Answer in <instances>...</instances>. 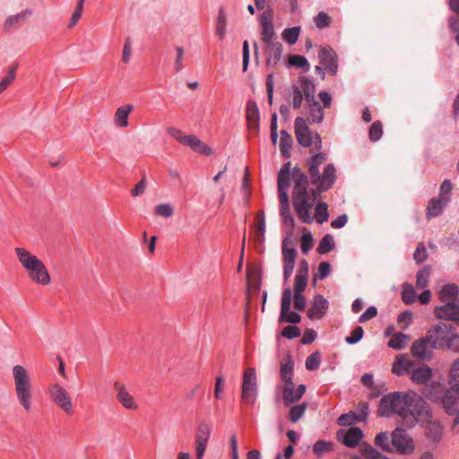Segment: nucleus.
Segmentation results:
<instances>
[{
	"label": "nucleus",
	"instance_id": "1",
	"mask_svg": "<svg viewBox=\"0 0 459 459\" xmlns=\"http://www.w3.org/2000/svg\"><path fill=\"white\" fill-rule=\"evenodd\" d=\"M326 161V154L323 152L313 155L307 161V169L311 184L316 189H308L307 177L295 168L292 171L294 188L292 204L299 220L304 223H311L313 217L310 210L313 207L317 193L328 190L336 179V170L333 164H327L320 173L319 167Z\"/></svg>",
	"mask_w": 459,
	"mask_h": 459
},
{
	"label": "nucleus",
	"instance_id": "2",
	"mask_svg": "<svg viewBox=\"0 0 459 459\" xmlns=\"http://www.w3.org/2000/svg\"><path fill=\"white\" fill-rule=\"evenodd\" d=\"M316 86L307 77L299 78L296 84L289 90V102L293 108H301L303 100L306 101L307 118L298 117L294 121V131L298 143L304 147H313L319 151L322 148V139L316 132H313L307 126L323 122L325 112L323 107L315 99Z\"/></svg>",
	"mask_w": 459,
	"mask_h": 459
},
{
	"label": "nucleus",
	"instance_id": "3",
	"mask_svg": "<svg viewBox=\"0 0 459 459\" xmlns=\"http://www.w3.org/2000/svg\"><path fill=\"white\" fill-rule=\"evenodd\" d=\"M396 414L411 422L417 415L420 420L428 416V404L416 393L394 392L384 395L380 400L379 415L391 417Z\"/></svg>",
	"mask_w": 459,
	"mask_h": 459
},
{
	"label": "nucleus",
	"instance_id": "4",
	"mask_svg": "<svg viewBox=\"0 0 459 459\" xmlns=\"http://www.w3.org/2000/svg\"><path fill=\"white\" fill-rule=\"evenodd\" d=\"M14 251L19 262L26 270L29 278L32 281L42 285H48L50 283V274L41 260L25 248L16 247Z\"/></svg>",
	"mask_w": 459,
	"mask_h": 459
},
{
	"label": "nucleus",
	"instance_id": "5",
	"mask_svg": "<svg viewBox=\"0 0 459 459\" xmlns=\"http://www.w3.org/2000/svg\"><path fill=\"white\" fill-rule=\"evenodd\" d=\"M414 361L408 355L400 354L394 359L392 371L397 376H403L405 373L411 372L412 382L419 385H426L432 377V369L427 365H422L417 368H414Z\"/></svg>",
	"mask_w": 459,
	"mask_h": 459
},
{
	"label": "nucleus",
	"instance_id": "6",
	"mask_svg": "<svg viewBox=\"0 0 459 459\" xmlns=\"http://www.w3.org/2000/svg\"><path fill=\"white\" fill-rule=\"evenodd\" d=\"M15 393L19 403L29 412L31 410L32 385L28 370L21 365L13 368Z\"/></svg>",
	"mask_w": 459,
	"mask_h": 459
},
{
	"label": "nucleus",
	"instance_id": "7",
	"mask_svg": "<svg viewBox=\"0 0 459 459\" xmlns=\"http://www.w3.org/2000/svg\"><path fill=\"white\" fill-rule=\"evenodd\" d=\"M455 329L450 323L440 322L432 325L427 332L430 345L437 350L450 349Z\"/></svg>",
	"mask_w": 459,
	"mask_h": 459
},
{
	"label": "nucleus",
	"instance_id": "8",
	"mask_svg": "<svg viewBox=\"0 0 459 459\" xmlns=\"http://www.w3.org/2000/svg\"><path fill=\"white\" fill-rule=\"evenodd\" d=\"M293 370V362L290 359H288L286 362L281 363V377L282 381L285 382L283 385V402L284 404L289 406L290 404L298 402L306 391L305 385H299L296 388L295 397L292 398V386H294V383L291 379V374Z\"/></svg>",
	"mask_w": 459,
	"mask_h": 459
},
{
	"label": "nucleus",
	"instance_id": "9",
	"mask_svg": "<svg viewBox=\"0 0 459 459\" xmlns=\"http://www.w3.org/2000/svg\"><path fill=\"white\" fill-rule=\"evenodd\" d=\"M48 394L53 403L67 415L74 412V403L69 392L57 383L49 385Z\"/></svg>",
	"mask_w": 459,
	"mask_h": 459
},
{
	"label": "nucleus",
	"instance_id": "10",
	"mask_svg": "<svg viewBox=\"0 0 459 459\" xmlns=\"http://www.w3.org/2000/svg\"><path fill=\"white\" fill-rule=\"evenodd\" d=\"M257 396V377L255 368H248L243 375L241 400L247 404H254Z\"/></svg>",
	"mask_w": 459,
	"mask_h": 459
},
{
	"label": "nucleus",
	"instance_id": "11",
	"mask_svg": "<svg viewBox=\"0 0 459 459\" xmlns=\"http://www.w3.org/2000/svg\"><path fill=\"white\" fill-rule=\"evenodd\" d=\"M420 415L411 420V425H413L414 421L420 423V425L425 427V434L429 439H430L433 443L437 444L440 442L444 427L438 420H434L432 414L430 412L429 408L428 407V416L424 420L420 419Z\"/></svg>",
	"mask_w": 459,
	"mask_h": 459
},
{
	"label": "nucleus",
	"instance_id": "12",
	"mask_svg": "<svg viewBox=\"0 0 459 459\" xmlns=\"http://www.w3.org/2000/svg\"><path fill=\"white\" fill-rule=\"evenodd\" d=\"M394 452L402 455H411L414 452L415 445L412 437L403 429H395L392 434Z\"/></svg>",
	"mask_w": 459,
	"mask_h": 459
},
{
	"label": "nucleus",
	"instance_id": "13",
	"mask_svg": "<svg viewBox=\"0 0 459 459\" xmlns=\"http://www.w3.org/2000/svg\"><path fill=\"white\" fill-rule=\"evenodd\" d=\"M282 255H283V277L288 281L290 277L297 256V250L292 247L289 238L282 240Z\"/></svg>",
	"mask_w": 459,
	"mask_h": 459
},
{
	"label": "nucleus",
	"instance_id": "14",
	"mask_svg": "<svg viewBox=\"0 0 459 459\" xmlns=\"http://www.w3.org/2000/svg\"><path fill=\"white\" fill-rule=\"evenodd\" d=\"M363 437V431L359 427H351L348 429H339L336 433L338 441L342 442L349 448L358 446Z\"/></svg>",
	"mask_w": 459,
	"mask_h": 459
},
{
	"label": "nucleus",
	"instance_id": "15",
	"mask_svg": "<svg viewBox=\"0 0 459 459\" xmlns=\"http://www.w3.org/2000/svg\"><path fill=\"white\" fill-rule=\"evenodd\" d=\"M211 436V427L205 421L198 424L195 433V452L196 458L203 459L205 449Z\"/></svg>",
	"mask_w": 459,
	"mask_h": 459
},
{
	"label": "nucleus",
	"instance_id": "16",
	"mask_svg": "<svg viewBox=\"0 0 459 459\" xmlns=\"http://www.w3.org/2000/svg\"><path fill=\"white\" fill-rule=\"evenodd\" d=\"M443 406L448 414L459 413V385H450L443 397Z\"/></svg>",
	"mask_w": 459,
	"mask_h": 459
},
{
	"label": "nucleus",
	"instance_id": "17",
	"mask_svg": "<svg viewBox=\"0 0 459 459\" xmlns=\"http://www.w3.org/2000/svg\"><path fill=\"white\" fill-rule=\"evenodd\" d=\"M114 387L117 390V400L124 408L127 410H136L138 408L137 403L135 402L134 398L126 390L124 385L116 381L114 383Z\"/></svg>",
	"mask_w": 459,
	"mask_h": 459
},
{
	"label": "nucleus",
	"instance_id": "18",
	"mask_svg": "<svg viewBox=\"0 0 459 459\" xmlns=\"http://www.w3.org/2000/svg\"><path fill=\"white\" fill-rule=\"evenodd\" d=\"M246 118L248 124V130L251 134H257L259 131V109L254 100H248L246 108Z\"/></svg>",
	"mask_w": 459,
	"mask_h": 459
},
{
	"label": "nucleus",
	"instance_id": "19",
	"mask_svg": "<svg viewBox=\"0 0 459 459\" xmlns=\"http://www.w3.org/2000/svg\"><path fill=\"white\" fill-rule=\"evenodd\" d=\"M434 314L439 319L456 322L459 319L458 303H443L442 306L435 307Z\"/></svg>",
	"mask_w": 459,
	"mask_h": 459
},
{
	"label": "nucleus",
	"instance_id": "20",
	"mask_svg": "<svg viewBox=\"0 0 459 459\" xmlns=\"http://www.w3.org/2000/svg\"><path fill=\"white\" fill-rule=\"evenodd\" d=\"M328 309V301L322 296H315L311 307L307 310V316L309 319L322 318Z\"/></svg>",
	"mask_w": 459,
	"mask_h": 459
},
{
	"label": "nucleus",
	"instance_id": "21",
	"mask_svg": "<svg viewBox=\"0 0 459 459\" xmlns=\"http://www.w3.org/2000/svg\"><path fill=\"white\" fill-rule=\"evenodd\" d=\"M429 343H430V339L428 338V334L416 340L411 347V355L420 359H430L431 351L429 348Z\"/></svg>",
	"mask_w": 459,
	"mask_h": 459
},
{
	"label": "nucleus",
	"instance_id": "22",
	"mask_svg": "<svg viewBox=\"0 0 459 459\" xmlns=\"http://www.w3.org/2000/svg\"><path fill=\"white\" fill-rule=\"evenodd\" d=\"M283 46L281 42L276 41L270 44H266L265 55H266V65L267 66H276L281 58Z\"/></svg>",
	"mask_w": 459,
	"mask_h": 459
},
{
	"label": "nucleus",
	"instance_id": "23",
	"mask_svg": "<svg viewBox=\"0 0 459 459\" xmlns=\"http://www.w3.org/2000/svg\"><path fill=\"white\" fill-rule=\"evenodd\" d=\"M319 59L323 65L332 74L337 73L338 65L336 62V55L332 48H322L319 52Z\"/></svg>",
	"mask_w": 459,
	"mask_h": 459
},
{
	"label": "nucleus",
	"instance_id": "24",
	"mask_svg": "<svg viewBox=\"0 0 459 459\" xmlns=\"http://www.w3.org/2000/svg\"><path fill=\"white\" fill-rule=\"evenodd\" d=\"M185 145L189 146L195 152L206 156L212 154V149L202 142L197 136L193 134H189L187 136V141Z\"/></svg>",
	"mask_w": 459,
	"mask_h": 459
},
{
	"label": "nucleus",
	"instance_id": "25",
	"mask_svg": "<svg viewBox=\"0 0 459 459\" xmlns=\"http://www.w3.org/2000/svg\"><path fill=\"white\" fill-rule=\"evenodd\" d=\"M448 202L449 199L446 196H439L438 198L431 199L427 207V215L429 217H436L439 215Z\"/></svg>",
	"mask_w": 459,
	"mask_h": 459
},
{
	"label": "nucleus",
	"instance_id": "26",
	"mask_svg": "<svg viewBox=\"0 0 459 459\" xmlns=\"http://www.w3.org/2000/svg\"><path fill=\"white\" fill-rule=\"evenodd\" d=\"M134 107L131 104H126L119 107L114 116V123L118 127L128 126V116L132 112Z\"/></svg>",
	"mask_w": 459,
	"mask_h": 459
},
{
	"label": "nucleus",
	"instance_id": "27",
	"mask_svg": "<svg viewBox=\"0 0 459 459\" xmlns=\"http://www.w3.org/2000/svg\"><path fill=\"white\" fill-rule=\"evenodd\" d=\"M439 298L442 303H458V288L455 284L445 286L439 292Z\"/></svg>",
	"mask_w": 459,
	"mask_h": 459
},
{
	"label": "nucleus",
	"instance_id": "28",
	"mask_svg": "<svg viewBox=\"0 0 459 459\" xmlns=\"http://www.w3.org/2000/svg\"><path fill=\"white\" fill-rule=\"evenodd\" d=\"M374 444L385 452H387V453L394 452L393 437H391V439H390L388 432H386V431L378 433L375 437Z\"/></svg>",
	"mask_w": 459,
	"mask_h": 459
},
{
	"label": "nucleus",
	"instance_id": "29",
	"mask_svg": "<svg viewBox=\"0 0 459 459\" xmlns=\"http://www.w3.org/2000/svg\"><path fill=\"white\" fill-rule=\"evenodd\" d=\"M293 139L290 134L285 130L281 131L280 151L284 158L290 157V150L292 148Z\"/></svg>",
	"mask_w": 459,
	"mask_h": 459
},
{
	"label": "nucleus",
	"instance_id": "30",
	"mask_svg": "<svg viewBox=\"0 0 459 459\" xmlns=\"http://www.w3.org/2000/svg\"><path fill=\"white\" fill-rule=\"evenodd\" d=\"M30 14V13L28 11H24L20 13L7 17L4 24V29L5 30H9L19 24L24 23L27 21Z\"/></svg>",
	"mask_w": 459,
	"mask_h": 459
},
{
	"label": "nucleus",
	"instance_id": "31",
	"mask_svg": "<svg viewBox=\"0 0 459 459\" xmlns=\"http://www.w3.org/2000/svg\"><path fill=\"white\" fill-rule=\"evenodd\" d=\"M360 453L366 459H387L388 457L381 454L368 443L360 445Z\"/></svg>",
	"mask_w": 459,
	"mask_h": 459
},
{
	"label": "nucleus",
	"instance_id": "32",
	"mask_svg": "<svg viewBox=\"0 0 459 459\" xmlns=\"http://www.w3.org/2000/svg\"><path fill=\"white\" fill-rule=\"evenodd\" d=\"M410 338L403 333H394L388 342V346L394 350H402L406 347Z\"/></svg>",
	"mask_w": 459,
	"mask_h": 459
},
{
	"label": "nucleus",
	"instance_id": "33",
	"mask_svg": "<svg viewBox=\"0 0 459 459\" xmlns=\"http://www.w3.org/2000/svg\"><path fill=\"white\" fill-rule=\"evenodd\" d=\"M280 215L281 217V221H282L283 226L289 228L290 231L291 232L292 230L294 229L295 222H294V218L290 213V204L289 205H281Z\"/></svg>",
	"mask_w": 459,
	"mask_h": 459
},
{
	"label": "nucleus",
	"instance_id": "34",
	"mask_svg": "<svg viewBox=\"0 0 459 459\" xmlns=\"http://www.w3.org/2000/svg\"><path fill=\"white\" fill-rule=\"evenodd\" d=\"M227 27V17L223 8L219 10L217 22H216V33L220 39H223L226 34Z\"/></svg>",
	"mask_w": 459,
	"mask_h": 459
},
{
	"label": "nucleus",
	"instance_id": "35",
	"mask_svg": "<svg viewBox=\"0 0 459 459\" xmlns=\"http://www.w3.org/2000/svg\"><path fill=\"white\" fill-rule=\"evenodd\" d=\"M300 30L301 29L299 26L288 28L282 31L281 37L285 42L290 45H293L298 41Z\"/></svg>",
	"mask_w": 459,
	"mask_h": 459
},
{
	"label": "nucleus",
	"instance_id": "36",
	"mask_svg": "<svg viewBox=\"0 0 459 459\" xmlns=\"http://www.w3.org/2000/svg\"><path fill=\"white\" fill-rule=\"evenodd\" d=\"M334 240L330 234L325 235L319 242L316 251L319 254H326L334 248Z\"/></svg>",
	"mask_w": 459,
	"mask_h": 459
},
{
	"label": "nucleus",
	"instance_id": "37",
	"mask_svg": "<svg viewBox=\"0 0 459 459\" xmlns=\"http://www.w3.org/2000/svg\"><path fill=\"white\" fill-rule=\"evenodd\" d=\"M443 393V385L438 382H432L429 386H426L424 394L429 399H437Z\"/></svg>",
	"mask_w": 459,
	"mask_h": 459
},
{
	"label": "nucleus",
	"instance_id": "38",
	"mask_svg": "<svg viewBox=\"0 0 459 459\" xmlns=\"http://www.w3.org/2000/svg\"><path fill=\"white\" fill-rule=\"evenodd\" d=\"M403 301L407 304H412L416 299V293L412 285L409 283H404L403 285V292H402Z\"/></svg>",
	"mask_w": 459,
	"mask_h": 459
},
{
	"label": "nucleus",
	"instance_id": "39",
	"mask_svg": "<svg viewBox=\"0 0 459 459\" xmlns=\"http://www.w3.org/2000/svg\"><path fill=\"white\" fill-rule=\"evenodd\" d=\"M315 218L320 224L328 220L327 204L325 203H318L315 208Z\"/></svg>",
	"mask_w": 459,
	"mask_h": 459
},
{
	"label": "nucleus",
	"instance_id": "40",
	"mask_svg": "<svg viewBox=\"0 0 459 459\" xmlns=\"http://www.w3.org/2000/svg\"><path fill=\"white\" fill-rule=\"evenodd\" d=\"M307 409V403H303L295 406H292L290 411V420L292 422H297L299 420L305 413Z\"/></svg>",
	"mask_w": 459,
	"mask_h": 459
},
{
	"label": "nucleus",
	"instance_id": "41",
	"mask_svg": "<svg viewBox=\"0 0 459 459\" xmlns=\"http://www.w3.org/2000/svg\"><path fill=\"white\" fill-rule=\"evenodd\" d=\"M261 34H262V40L266 44H270V43L277 41V40H274L275 32H274L273 24H264V26H262Z\"/></svg>",
	"mask_w": 459,
	"mask_h": 459
},
{
	"label": "nucleus",
	"instance_id": "42",
	"mask_svg": "<svg viewBox=\"0 0 459 459\" xmlns=\"http://www.w3.org/2000/svg\"><path fill=\"white\" fill-rule=\"evenodd\" d=\"M292 292L290 288H287L282 292L281 297V312L282 316L289 312L290 309L291 300H292Z\"/></svg>",
	"mask_w": 459,
	"mask_h": 459
},
{
	"label": "nucleus",
	"instance_id": "43",
	"mask_svg": "<svg viewBox=\"0 0 459 459\" xmlns=\"http://www.w3.org/2000/svg\"><path fill=\"white\" fill-rule=\"evenodd\" d=\"M155 214L164 218H169L174 213V208L170 204H160L155 206Z\"/></svg>",
	"mask_w": 459,
	"mask_h": 459
},
{
	"label": "nucleus",
	"instance_id": "44",
	"mask_svg": "<svg viewBox=\"0 0 459 459\" xmlns=\"http://www.w3.org/2000/svg\"><path fill=\"white\" fill-rule=\"evenodd\" d=\"M321 363V354L316 351L309 355L306 359V368L307 370H316L319 368Z\"/></svg>",
	"mask_w": 459,
	"mask_h": 459
},
{
	"label": "nucleus",
	"instance_id": "45",
	"mask_svg": "<svg viewBox=\"0 0 459 459\" xmlns=\"http://www.w3.org/2000/svg\"><path fill=\"white\" fill-rule=\"evenodd\" d=\"M289 62L293 66L305 68V71H308L309 69L308 62L303 56L291 55L289 57Z\"/></svg>",
	"mask_w": 459,
	"mask_h": 459
},
{
	"label": "nucleus",
	"instance_id": "46",
	"mask_svg": "<svg viewBox=\"0 0 459 459\" xmlns=\"http://www.w3.org/2000/svg\"><path fill=\"white\" fill-rule=\"evenodd\" d=\"M449 384L459 385V358L454 360L449 369Z\"/></svg>",
	"mask_w": 459,
	"mask_h": 459
},
{
	"label": "nucleus",
	"instance_id": "47",
	"mask_svg": "<svg viewBox=\"0 0 459 459\" xmlns=\"http://www.w3.org/2000/svg\"><path fill=\"white\" fill-rule=\"evenodd\" d=\"M429 271L427 268L420 270L417 273L416 286L419 289H424L429 283Z\"/></svg>",
	"mask_w": 459,
	"mask_h": 459
},
{
	"label": "nucleus",
	"instance_id": "48",
	"mask_svg": "<svg viewBox=\"0 0 459 459\" xmlns=\"http://www.w3.org/2000/svg\"><path fill=\"white\" fill-rule=\"evenodd\" d=\"M333 443L325 442L323 440H318L315 443L313 446V451L319 456L323 455L325 453L332 450Z\"/></svg>",
	"mask_w": 459,
	"mask_h": 459
},
{
	"label": "nucleus",
	"instance_id": "49",
	"mask_svg": "<svg viewBox=\"0 0 459 459\" xmlns=\"http://www.w3.org/2000/svg\"><path fill=\"white\" fill-rule=\"evenodd\" d=\"M383 134L382 124L379 121L374 122L369 128V138L372 142H376L381 138Z\"/></svg>",
	"mask_w": 459,
	"mask_h": 459
},
{
	"label": "nucleus",
	"instance_id": "50",
	"mask_svg": "<svg viewBox=\"0 0 459 459\" xmlns=\"http://www.w3.org/2000/svg\"><path fill=\"white\" fill-rule=\"evenodd\" d=\"M314 22L319 29L326 28L330 26L331 18L325 12H320L315 18Z\"/></svg>",
	"mask_w": 459,
	"mask_h": 459
},
{
	"label": "nucleus",
	"instance_id": "51",
	"mask_svg": "<svg viewBox=\"0 0 459 459\" xmlns=\"http://www.w3.org/2000/svg\"><path fill=\"white\" fill-rule=\"evenodd\" d=\"M16 66L10 68L8 74L0 82V94L14 81Z\"/></svg>",
	"mask_w": 459,
	"mask_h": 459
},
{
	"label": "nucleus",
	"instance_id": "52",
	"mask_svg": "<svg viewBox=\"0 0 459 459\" xmlns=\"http://www.w3.org/2000/svg\"><path fill=\"white\" fill-rule=\"evenodd\" d=\"M357 420H359V418L357 417V415L351 411L349 413H345V414H342L339 418H338V423L342 426H349V425H352L354 422H356Z\"/></svg>",
	"mask_w": 459,
	"mask_h": 459
},
{
	"label": "nucleus",
	"instance_id": "53",
	"mask_svg": "<svg viewBox=\"0 0 459 459\" xmlns=\"http://www.w3.org/2000/svg\"><path fill=\"white\" fill-rule=\"evenodd\" d=\"M307 279L301 275L295 276L294 293H302L305 290L307 285Z\"/></svg>",
	"mask_w": 459,
	"mask_h": 459
},
{
	"label": "nucleus",
	"instance_id": "54",
	"mask_svg": "<svg viewBox=\"0 0 459 459\" xmlns=\"http://www.w3.org/2000/svg\"><path fill=\"white\" fill-rule=\"evenodd\" d=\"M313 247V237L310 233L302 235L300 248L304 254H307Z\"/></svg>",
	"mask_w": 459,
	"mask_h": 459
},
{
	"label": "nucleus",
	"instance_id": "55",
	"mask_svg": "<svg viewBox=\"0 0 459 459\" xmlns=\"http://www.w3.org/2000/svg\"><path fill=\"white\" fill-rule=\"evenodd\" d=\"M363 328L361 326H357L352 330L351 335L346 337V342L350 344H354L363 337Z\"/></svg>",
	"mask_w": 459,
	"mask_h": 459
},
{
	"label": "nucleus",
	"instance_id": "56",
	"mask_svg": "<svg viewBox=\"0 0 459 459\" xmlns=\"http://www.w3.org/2000/svg\"><path fill=\"white\" fill-rule=\"evenodd\" d=\"M168 134L172 136L173 138H175L177 141H178L181 144H186V142L187 141V136L186 134H185L182 131L177 129V128H174V127H169L168 128Z\"/></svg>",
	"mask_w": 459,
	"mask_h": 459
},
{
	"label": "nucleus",
	"instance_id": "57",
	"mask_svg": "<svg viewBox=\"0 0 459 459\" xmlns=\"http://www.w3.org/2000/svg\"><path fill=\"white\" fill-rule=\"evenodd\" d=\"M280 320L286 321L291 324H299L301 320V316L298 313L290 311V309H289V312H287L283 316L281 313Z\"/></svg>",
	"mask_w": 459,
	"mask_h": 459
},
{
	"label": "nucleus",
	"instance_id": "58",
	"mask_svg": "<svg viewBox=\"0 0 459 459\" xmlns=\"http://www.w3.org/2000/svg\"><path fill=\"white\" fill-rule=\"evenodd\" d=\"M253 239L257 244H263L265 240V229L261 227L252 226Z\"/></svg>",
	"mask_w": 459,
	"mask_h": 459
},
{
	"label": "nucleus",
	"instance_id": "59",
	"mask_svg": "<svg viewBox=\"0 0 459 459\" xmlns=\"http://www.w3.org/2000/svg\"><path fill=\"white\" fill-rule=\"evenodd\" d=\"M282 336L292 339L300 335V330L294 325H289L283 328L281 332Z\"/></svg>",
	"mask_w": 459,
	"mask_h": 459
},
{
	"label": "nucleus",
	"instance_id": "60",
	"mask_svg": "<svg viewBox=\"0 0 459 459\" xmlns=\"http://www.w3.org/2000/svg\"><path fill=\"white\" fill-rule=\"evenodd\" d=\"M426 253V247L422 244H420L413 254V257L416 263H423L427 258Z\"/></svg>",
	"mask_w": 459,
	"mask_h": 459
},
{
	"label": "nucleus",
	"instance_id": "61",
	"mask_svg": "<svg viewBox=\"0 0 459 459\" xmlns=\"http://www.w3.org/2000/svg\"><path fill=\"white\" fill-rule=\"evenodd\" d=\"M294 307L299 311H303L306 308V299L302 293L293 294Z\"/></svg>",
	"mask_w": 459,
	"mask_h": 459
},
{
	"label": "nucleus",
	"instance_id": "62",
	"mask_svg": "<svg viewBox=\"0 0 459 459\" xmlns=\"http://www.w3.org/2000/svg\"><path fill=\"white\" fill-rule=\"evenodd\" d=\"M331 265L328 262H322L318 265V273L315 276V278L318 277L320 279H325L330 273Z\"/></svg>",
	"mask_w": 459,
	"mask_h": 459
},
{
	"label": "nucleus",
	"instance_id": "63",
	"mask_svg": "<svg viewBox=\"0 0 459 459\" xmlns=\"http://www.w3.org/2000/svg\"><path fill=\"white\" fill-rule=\"evenodd\" d=\"M377 315L376 307H369L359 318V323H365L368 320L374 318Z\"/></svg>",
	"mask_w": 459,
	"mask_h": 459
},
{
	"label": "nucleus",
	"instance_id": "64",
	"mask_svg": "<svg viewBox=\"0 0 459 459\" xmlns=\"http://www.w3.org/2000/svg\"><path fill=\"white\" fill-rule=\"evenodd\" d=\"M131 53H132L131 41L129 39H126L125 45H124L123 55H122V61L124 63L126 64L129 62Z\"/></svg>",
	"mask_w": 459,
	"mask_h": 459
}]
</instances>
